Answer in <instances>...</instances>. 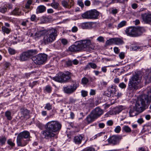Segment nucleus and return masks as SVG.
<instances>
[{
    "label": "nucleus",
    "instance_id": "obj_1",
    "mask_svg": "<svg viewBox=\"0 0 151 151\" xmlns=\"http://www.w3.org/2000/svg\"><path fill=\"white\" fill-rule=\"evenodd\" d=\"M151 102V89L148 91L147 94H143L139 97L135 106L131 108L129 111L130 116L133 117L142 112L147 104Z\"/></svg>",
    "mask_w": 151,
    "mask_h": 151
},
{
    "label": "nucleus",
    "instance_id": "obj_2",
    "mask_svg": "<svg viewBox=\"0 0 151 151\" xmlns=\"http://www.w3.org/2000/svg\"><path fill=\"white\" fill-rule=\"evenodd\" d=\"M61 126V124L57 121H52L48 122L45 126L46 129L43 132L45 138L49 139L55 137V134L53 132L59 131Z\"/></svg>",
    "mask_w": 151,
    "mask_h": 151
},
{
    "label": "nucleus",
    "instance_id": "obj_3",
    "mask_svg": "<svg viewBox=\"0 0 151 151\" xmlns=\"http://www.w3.org/2000/svg\"><path fill=\"white\" fill-rule=\"evenodd\" d=\"M94 46L90 40H85L78 41L69 47V51L72 52H79L81 50L90 51L94 49Z\"/></svg>",
    "mask_w": 151,
    "mask_h": 151
},
{
    "label": "nucleus",
    "instance_id": "obj_4",
    "mask_svg": "<svg viewBox=\"0 0 151 151\" xmlns=\"http://www.w3.org/2000/svg\"><path fill=\"white\" fill-rule=\"evenodd\" d=\"M142 75L140 73H136L133 75L130 79L128 83V92L129 96H132L138 89V85L141 82Z\"/></svg>",
    "mask_w": 151,
    "mask_h": 151
},
{
    "label": "nucleus",
    "instance_id": "obj_5",
    "mask_svg": "<svg viewBox=\"0 0 151 151\" xmlns=\"http://www.w3.org/2000/svg\"><path fill=\"white\" fill-rule=\"evenodd\" d=\"M57 30L54 28L48 30L47 34L45 35L43 41L45 44H48L54 41L57 36Z\"/></svg>",
    "mask_w": 151,
    "mask_h": 151
},
{
    "label": "nucleus",
    "instance_id": "obj_6",
    "mask_svg": "<svg viewBox=\"0 0 151 151\" xmlns=\"http://www.w3.org/2000/svg\"><path fill=\"white\" fill-rule=\"evenodd\" d=\"M143 28H136L129 27L125 30V33L131 37H136L140 35L143 32Z\"/></svg>",
    "mask_w": 151,
    "mask_h": 151
},
{
    "label": "nucleus",
    "instance_id": "obj_7",
    "mask_svg": "<svg viewBox=\"0 0 151 151\" xmlns=\"http://www.w3.org/2000/svg\"><path fill=\"white\" fill-rule=\"evenodd\" d=\"M71 78L70 73L68 72L65 73H61L57 76L53 78L55 81L60 83H65L68 81Z\"/></svg>",
    "mask_w": 151,
    "mask_h": 151
},
{
    "label": "nucleus",
    "instance_id": "obj_8",
    "mask_svg": "<svg viewBox=\"0 0 151 151\" xmlns=\"http://www.w3.org/2000/svg\"><path fill=\"white\" fill-rule=\"evenodd\" d=\"M47 55L45 54H40L32 57V59L37 65H40L45 63L47 60Z\"/></svg>",
    "mask_w": 151,
    "mask_h": 151
},
{
    "label": "nucleus",
    "instance_id": "obj_9",
    "mask_svg": "<svg viewBox=\"0 0 151 151\" xmlns=\"http://www.w3.org/2000/svg\"><path fill=\"white\" fill-rule=\"evenodd\" d=\"M36 53V50H29L27 51L23 52L19 56V60L21 61H26Z\"/></svg>",
    "mask_w": 151,
    "mask_h": 151
},
{
    "label": "nucleus",
    "instance_id": "obj_10",
    "mask_svg": "<svg viewBox=\"0 0 151 151\" xmlns=\"http://www.w3.org/2000/svg\"><path fill=\"white\" fill-rule=\"evenodd\" d=\"M99 15L98 12L95 9H93L85 12L82 14V17L84 19H96Z\"/></svg>",
    "mask_w": 151,
    "mask_h": 151
},
{
    "label": "nucleus",
    "instance_id": "obj_11",
    "mask_svg": "<svg viewBox=\"0 0 151 151\" xmlns=\"http://www.w3.org/2000/svg\"><path fill=\"white\" fill-rule=\"evenodd\" d=\"M78 84L76 82H73V85L63 87L64 92L68 94H71L73 93L78 86Z\"/></svg>",
    "mask_w": 151,
    "mask_h": 151
},
{
    "label": "nucleus",
    "instance_id": "obj_12",
    "mask_svg": "<svg viewBox=\"0 0 151 151\" xmlns=\"http://www.w3.org/2000/svg\"><path fill=\"white\" fill-rule=\"evenodd\" d=\"M122 137L120 135H113L109 139V142L113 145H117L122 139Z\"/></svg>",
    "mask_w": 151,
    "mask_h": 151
},
{
    "label": "nucleus",
    "instance_id": "obj_13",
    "mask_svg": "<svg viewBox=\"0 0 151 151\" xmlns=\"http://www.w3.org/2000/svg\"><path fill=\"white\" fill-rule=\"evenodd\" d=\"M141 17L143 21L146 24L151 23V14L145 13L141 14Z\"/></svg>",
    "mask_w": 151,
    "mask_h": 151
},
{
    "label": "nucleus",
    "instance_id": "obj_14",
    "mask_svg": "<svg viewBox=\"0 0 151 151\" xmlns=\"http://www.w3.org/2000/svg\"><path fill=\"white\" fill-rule=\"evenodd\" d=\"M27 140L24 139V138L18 136H17V142L18 146H24L27 144Z\"/></svg>",
    "mask_w": 151,
    "mask_h": 151
},
{
    "label": "nucleus",
    "instance_id": "obj_15",
    "mask_svg": "<svg viewBox=\"0 0 151 151\" xmlns=\"http://www.w3.org/2000/svg\"><path fill=\"white\" fill-rule=\"evenodd\" d=\"M91 112L97 118L103 114V111L99 107H97L93 110Z\"/></svg>",
    "mask_w": 151,
    "mask_h": 151
},
{
    "label": "nucleus",
    "instance_id": "obj_16",
    "mask_svg": "<svg viewBox=\"0 0 151 151\" xmlns=\"http://www.w3.org/2000/svg\"><path fill=\"white\" fill-rule=\"evenodd\" d=\"M116 87L115 86H113L109 87L108 89V93H106V95L108 97L114 96L116 91Z\"/></svg>",
    "mask_w": 151,
    "mask_h": 151
},
{
    "label": "nucleus",
    "instance_id": "obj_17",
    "mask_svg": "<svg viewBox=\"0 0 151 151\" xmlns=\"http://www.w3.org/2000/svg\"><path fill=\"white\" fill-rule=\"evenodd\" d=\"M21 113L24 118L26 119L29 118V111L26 109H21Z\"/></svg>",
    "mask_w": 151,
    "mask_h": 151
},
{
    "label": "nucleus",
    "instance_id": "obj_18",
    "mask_svg": "<svg viewBox=\"0 0 151 151\" xmlns=\"http://www.w3.org/2000/svg\"><path fill=\"white\" fill-rule=\"evenodd\" d=\"M83 137L81 135H79L75 136L74 138V141L75 143L78 145L81 144Z\"/></svg>",
    "mask_w": 151,
    "mask_h": 151
},
{
    "label": "nucleus",
    "instance_id": "obj_19",
    "mask_svg": "<svg viewBox=\"0 0 151 151\" xmlns=\"http://www.w3.org/2000/svg\"><path fill=\"white\" fill-rule=\"evenodd\" d=\"M97 118L91 112L86 117V120L88 123H90Z\"/></svg>",
    "mask_w": 151,
    "mask_h": 151
},
{
    "label": "nucleus",
    "instance_id": "obj_20",
    "mask_svg": "<svg viewBox=\"0 0 151 151\" xmlns=\"http://www.w3.org/2000/svg\"><path fill=\"white\" fill-rule=\"evenodd\" d=\"M18 136L24 139L29 138L30 137L29 133L27 131H24L20 132Z\"/></svg>",
    "mask_w": 151,
    "mask_h": 151
},
{
    "label": "nucleus",
    "instance_id": "obj_21",
    "mask_svg": "<svg viewBox=\"0 0 151 151\" xmlns=\"http://www.w3.org/2000/svg\"><path fill=\"white\" fill-rule=\"evenodd\" d=\"M80 26L83 29H87L91 28L92 26V23L90 22H86L81 23Z\"/></svg>",
    "mask_w": 151,
    "mask_h": 151
},
{
    "label": "nucleus",
    "instance_id": "obj_22",
    "mask_svg": "<svg viewBox=\"0 0 151 151\" xmlns=\"http://www.w3.org/2000/svg\"><path fill=\"white\" fill-rule=\"evenodd\" d=\"M11 14L14 15L20 16L22 15L21 12L19 11V8H15L11 12Z\"/></svg>",
    "mask_w": 151,
    "mask_h": 151
},
{
    "label": "nucleus",
    "instance_id": "obj_23",
    "mask_svg": "<svg viewBox=\"0 0 151 151\" xmlns=\"http://www.w3.org/2000/svg\"><path fill=\"white\" fill-rule=\"evenodd\" d=\"M46 8L43 5L39 6L37 9V12L38 13H42L45 11Z\"/></svg>",
    "mask_w": 151,
    "mask_h": 151
},
{
    "label": "nucleus",
    "instance_id": "obj_24",
    "mask_svg": "<svg viewBox=\"0 0 151 151\" xmlns=\"http://www.w3.org/2000/svg\"><path fill=\"white\" fill-rule=\"evenodd\" d=\"M124 109V108L123 106H119L118 107H116L114 109V111L115 114H118L121 112Z\"/></svg>",
    "mask_w": 151,
    "mask_h": 151
},
{
    "label": "nucleus",
    "instance_id": "obj_25",
    "mask_svg": "<svg viewBox=\"0 0 151 151\" xmlns=\"http://www.w3.org/2000/svg\"><path fill=\"white\" fill-rule=\"evenodd\" d=\"M145 78L146 81L149 82L151 81V70L149 71L145 76Z\"/></svg>",
    "mask_w": 151,
    "mask_h": 151
},
{
    "label": "nucleus",
    "instance_id": "obj_26",
    "mask_svg": "<svg viewBox=\"0 0 151 151\" xmlns=\"http://www.w3.org/2000/svg\"><path fill=\"white\" fill-rule=\"evenodd\" d=\"M45 31L44 30H41L37 31L35 34V35L36 37H38L43 35L45 34Z\"/></svg>",
    "mask_w": 151,
    "mask_h": 151
},
{
    "label": "nucleus",
    "instance_id": "obj_27",
    "mask_svg": "<svg viewBox=\"0 0 151 151\" xmlns=\"http://www.w3.org/2000/svg\"><path fill=\"white\" fill-rule=\"evenodd\" d=\"M115 38H111L106 41V44L107 45H109L115 44Z\"/></svg>",
    "mask_w": 151,
    "mask_h": 151
},
{
    "label": "nucleus",
    "instance_id": "obj_28",
    "mask_svg": "<svg viewBox=\"0 0 151 151\" xmlns=\"http://www.w3.org/2000/svg\"><path fill=\"white\" fill-rule=\"evenodd\" d=\"M115 44L117 45H122L124 43V41L122 39L118 38H115Z\"/></svg>",
    "mask_w": 151,
    "mask_h": 151
},
{
    "label": "nucleus",
    "instance_id": "obj_29",
    "mask_svg": "<svg viewBox=\"0 0 151 151\" xmlns=\"http://www.w3.org/2000/svg\"><path fill=\"white\" fill-rule=\"evenodd\" d=\"M122 131L126 133H130L131 132V129L128 126H124L122 128Z\"/></svg>",
    "mask_w": 151,
    "mask_h": 151
},
{
    "label": "nucleus",
    "instance_id": "obj_30",
    "mask_svg": "<svg viewBox=\"0 0 151 151\" xmlns=\"http://www.w3.org/2000/svg\"><path fill=\"white\" fill-rule=\"evenodd\" d=\"M51 6L52 8L56 9H58L59 8V4L57 2H52Z\"/></svg>",
    "mask_w": 151,
    "mask_h": 151
},
{
    "label": "nucleus",
    "instance_id": "obj_31",
    "mask_svg": "<svg viewBox=\"0 0 151 151\" xmlns=\"http://www.w3.org/2000/svg\"><path fill=\"white\" fill-rule=\"evenodd\" d=\"M6 141V138L5 137H3L0 138V145L2 146L4 145Z\"/></svg>",
    "mask_w": 151,
    "mask_h": 151
},
{
    "label": "nucleus",
    "instance_id": "obj_32",
    "mask_svg": "<svg viewBox=\"0 0 151 151\" xmlns=\"http://www.w3.org/2000/svg\"><path fill=\"white\" fill-rule=\"evenodd\" d=\"M7 143L9 145L11 148H12L15 145V143L12 141L11 139H9L7 140Z\"/></svg>",
    "mask_w": 151,
    "mask_h": 151
},
{
    "label": "nucleus",
    "instance_id": "obj_33",
    "mask_svg": "<svg viewBox=\"0 0 151 151\" xmlns=\"http://www.w3.org/2000/svg\"><path fill=\"white\" fill-rule=\"evenodd\" d=\"M11 113L9 111H7L5 113V116L6 117L7 119L11 120L12 119V117L11 116Z\"/></svg>",
    "mask_w": 151,
    "mask_h": 151
},
{
    "label": "nucleus",
    "instance_id": "obj_34",
    "mask_svg": "<svg viewBox=\"0 0 151 151\" xmlns=\"http://www.w3.org/2000/svg\"><path fill=\"white\" fill-rule=\"evenodd\" d=\"M2 31L6 33L9 34L10 32V29L7 28L5 26H3L1 27Z\"/></svg>",
    "mask_w": 151,
    "mask_h": 151
},
{
    "label": "nucleus",
    "instance_id": "obj_35",
    "mask_svg": "<svg viewBox=\"0 0 151 151\" xmlns=\"http://www.w3.org/2000/svg\"><path fill=\"white\" fill-rule=\"evenodd\" d=\"M68 2L65 1H62V4L64 7L68 8H70V6L68 4Z\"/></svg>",
    "mask_w": 151,
    "mask_h": 151
},
{
    "label": "nucleus",
    "instance_id": "obj_36",
    "mask_svg": "<svg viewBox=\"0 0 151 151\" xmlns=\"http://www.w3.org/2000/svg\"><path fill=\"white\" fill-rule=\"evenodd\" d=\"M52 105L50 104L49 103H48L46 104L44 107L45 109H47L48 110H50L52 109Z\"/></svg>",
    "mask_w": 151,
    "mask_h": 151
},
{
    "label": "nucleus",
    "instance_id": "obj_37",
    "mask_svg": "<svg viewBox=\"0 0 151 151\" xmlns=\"http://www.w3.org/2000/svg\"><path fill=\"white\" fill-rule=\"evenodd\" d=\"M88 81H89L88 79L86 77L83 78H82L81 80L82 83L84 85L86 84L88 82Z\"/></svg>",
    "mask_w": 151,
    "mask_h": 151
},
{
    "label": "nucleus",
    "instance_id": "obj_38",
    "mask_svg": "<svg viewBox=\"0 0 151 151\" xmlns=\"http://www.w3.org/2000/svg\"><path fill=\"white\" fill-rule=\"evenodd\" d=\"M7 11V8L3 6L2 7L0 8V12L2 13H5Z\"/></svg>",
    "mask_w": 151,
    "mask_h": 151
},
{
    "label": "nucleus",
    "instance_id": "obj_39",
    "mask_svg": "<svg viewBox=\"0 0 151 151\" xmlns=\"http://www.w3.org/2000/svg\"><path fill=\"white\" fill-rule=\"evenodd\" d=\"M121 128L119 126H117L114 129V132L116 133H119L121 131Z\"/></svg>",
    "mask_w": 151,
    "mask_h": 151
},
{
    "label": "nucleus",
    "instance_id": "obj_40",
    "mask_svg": "<svg viewBox=\"0 0 151 151\" xmlns=\"http://www.w3.org/2000/svg\"><path fill=\"white\" fill-rule=\"evenodd\" d=\"M88 65L91 68L93 69H95L97 68V66L94 63H88Z\"/></svg>",
    "mask_w": 151,
    "mask_h": 151
},
{
    "label": "nucleus",
    "instance_id": "obj_41",
    "mask_svg": "<svg viewBox=\"0 0 151 151\" xmlns=\"http://www.w3.org/2000/svg\"><path fill=\"white\" fill-rule=\"evenodd\" d=\"M112 2L113 3H119L122 4L124 3V0H112Z\"/></svg>",
    "mask_w": 151,
    "mask_h": 151
},
{
    "label": "nucleus",
    "instance_id": "obj_42",
    "mask_svg": "<svg viewBox=\"0 0 151 151\" xmlns=\"http://www.w3.org/2000/svg\"><path fill=\"white\" fill-rule=\"evenodd\" d=\"M45 90L47 92L50 93L51 91L52 88L50 86L47 85L46 86Z\"/></svg>",
    "mask_w": 151,
    "mask_h": 151
},
{
    "label": "nucleus",
    "instance_id": "obj_43",
    "mask_svg": "<svg viewBox=\"0 0 151 151\" xmlns=\"http://www.w3.org/2000/svg\"><path fill=\"white\" fill-rule=\"evenodd\" d=\"M119 86L122 89H124L126 87V85L123 82L120 83Z\"/></svg>",
    "mask_w": 151,
    "mask_h": 151
},
{
    "label": "nucleus",
    "instance_id": "obj_44",
    "mask_svg": "<svg viewBox=\"0 0 151 151\" xmlns=\"http://www.w3.org/2000/svg\"><path fill=\"white\" fill-rule=\"evenodd\" d=\"M126 23V22L125 21H123L121 22L118 25V27H121L125 25Z\"/></svg>",
    "mask_w": 151,
    "mask_h": 151
},
{
    "label": "nucleus",
    "instance_id": "obj_45",
    "mask_svg": "<svg viewBox=\"0 0 151 151\" xmlns=\"http://www.w3.org/2000/svg\"><path fill=\"white\" fill-rule=\"evenodd\" d=\"M60 40L62 43L64 45H66L68 42L67 40L65 39H62Z\"/></svg>",
    "mask_w": 151,
    "mask_h": 151
},
{
    "label": "nucleus",
    "instance_id": "obj_46",
    "mask_svg": "<svg viewBox=\"0 0 151 151\" xmlns=\"http://www.w3.org/2000/svg\"><path fill=\"white\" fill-rule=\"evenodd\" d=\"M132 48L135 51L138 50H139L141 49V47H139L138 45H134L132 47Z\"/></svg>",
    "mask_w": 151,
    "mask_h": 151
},
{
    "label": "nucleus",
    "instance_id": "obj_47",
    "mask_svg": "<svg viewBox=\"0 0 151 151\" xmlns=\"http://www.w3.org/2000/svg\"><path fill=\"white\" fill-rule=\"evenodd\" d=\"M97 40L100 42H104V38L102 36H100L97 39Z\"/></svg>",
    "mask_w": 151,
    "mask_h": 151
},
{
    "label": "nucleus",
    "instance_id": "obj_48",
    "mask_svg": "<svg viewBox=\"0 0 151 151\" xmlns=\"http://www.w3.org/2000/svg\"><path fill=\"white\" fill-rule=\"evenodd\" d=\"M8 51L9 53L11 55H14L15 53V50L10 48L9 49Z\"/></svg>",
    "mask_w": 151,
    "mask_h": 151
},
{
    "label": "nucleus",
    "instance_id": "obj_49",
    "mask_svg": "<svg viewBox=\"0 0 151 151\" xmlns=\"http://www.w3.org/2000/svg\"><path fill=\"white\" fill-rule=\"evenodd\" d=\"M81 92L82 95L83 97H85L87 95V92L86 91H82Z\"/></svg>",
    "mask_w": 151,
    "mask_h": 151
},
{
    "label": "nucleus",
    "instance_id": "obj_50",
    "mask_svg": "<svg viewBox=\"0 0 151 151\" xmlns=\"http://www.w3.org/2000/svg\"><path fill=\"white\" fill-rule=\"evenodd\" d=\"M37 17L35 15L33 14L30 18L31 20L32 21H34L35 20Z\"/></svg>",
    "mask_w": 151,
    "mask_h": 151
},
{
    "label": "nucleus",
    "instance_id": "obj_51",
    "mask_svg": "<svg viewBox=\"0 0 151 151\" xmlns=\"http://www.w3.org/2000/svg\"><path fill=\"white\" fill-rule=\"evenodd\" d=\"M78 30V28L74 26L72 28L71 31L73 32H76Z\"/></svg>",
    "mask_w": 151,
    "mask_h": 151
},
{
    "label": "nucleus",
    "instance_id": "obj_52",
    "mask_svg": "<svg viewBox=\"0 0 151 151\" xmlns=\"http://www.w3.org/2000/svg\"><path fill=\"white\" fill-rule=\"evenodd\" d=\"M68 2V5L70 6V8L71 6H72L74 4L73 1L72 0H69Z\"/></svg>",
    "mask_w": 151,
    "mask_h": 151
},
{
    "label": "nucleus",
    "instance_id": "obj_53",
    "mask_svg": "<svg viewBox=\"0 0 151 151\" xmlns=\"http://www.w3.org/2000/svg\"><path fill=\"white\" fill-rule=\"evenodd\" d=\"M66 64L68 66H70L72 64V62L71 60H68L66 62Z\"/></svg>",
    "mask_w": 151,
    "mask_h": 151
},
{
    "label": "nucleus",
    "instance_id": "obj_54",
    "mask_svg": "<svg viewBox=\"0 0 151 151\" xmlns=\"http://www.w3.org/2000/svg\"><path fill=\"white\" fill-rule=\"evenodd\" d=\"M114 51L115 53L116 54H118L119 52V48L116 47H115L114 49Z\"/></svg>",
    "mask_w": 151,
    "mask_h": 151
},
{
    "label": "nucleus",
    "instance_id": "obj_55",
    "mask_svg": "<svg viewBox=\"0 0 151 151\" xmlns=\"http://www.w3.org/2000/svg\"><path fill=\"white\" fill-rule=\"evenodd\" d=\"M137 122L139 124H141L144 122V121L142 118H140L138 119Z\"/></svg>",
    "mask_w": 151,
    "mask_h": 151
},
{
    "label": "nucleus",
    "instance_id": "obj_56",
    "mask_svg": "<svg viewBox=\"0 0 151 151\" xmlns=\"http://www.w3.org/2000/svg\"><path fill=\"white\" fill-rule=\"evenodd\" d=\"M131 6L133 9H135L137 8L138 6L137 4L134 3L132 4Z\"/></svg>",
    "mask_w": 151,
    "mask_h": 151
},
{
    "label": "nucleus",
    "instance_id": "obj_57",
    "mask_svg": "<svg viewBox=\"0 0 151 151\" xmlns=\"http://www.w3.org/2000/svg\"><path fill=\"white\" fill-rule=\"evenodd\" d=\"M119 56L121 59H123L124 57V53L123 52H121L119 54Z\"/></svg>",
    "mask_w": 151,
    "mask_h": 151
},
{
    "label": "nucleus",
    "instance_id": "obj_58",
    "mask_svg": "<svg viewBox=\"0 0 151 151\" xmlns=\"http://www.w3.org/2000/svg\"><path fill=\"white\" fill-rule=\"evenodd\" d=\"M107 123L109 126H111L113 124V122L112 120H109L107 121Z\"/></svg>",
    "mask_w": 151,
    "mask_h": 151
},
{
    "label": "nucleus",
    "instance_id": "obj_59",
    "mask_svg": "<svg viewBox=\"0 0 151 151\" xmlns=\"http://www.w3.org/2000/svg\"><path fill=\"white\" fill-rule=\"evenodd\" d=\"M76 99L72 98H71L69 99V103L71 104L74 103L76 102Z\"/></svg>",
    "mask_w": 151,
    "mask_h": 151
},
{
    "label": "nucleus",
    "instance_id": "obj_60",
    "mask_svg": "<svg viewBox=\"0 0 151 151\" xmlns=\"http://www.w3.org/2000/svg\"><path fill=\"white\" fill-rule=\"evenodd\" d=\"M84 4L86 6H90L91 3L89 1L86 0L85 1Z\"/></svg>",
    "mask_w": 151,
    "mask_h": 151
},
{
    "label": "nucleus",
    "instance_id": "obj_61",
    "mask_svg": "<svg viewBox=\"0 0 151 151\" xmlns=\"http://www.w3.org/2000/svg\"><path fill=\"white\" fill-rule=\"evenodd\" d=\"M119 78H116L114 79V82L116 83H118L119 82Z\"/></svg>",
    "mask_w": 151,
    "mask_h": 151
},
{
    "label": "nucleus",
    "instance_id": "obj_62",
    "mask_svg": "<svg viewBox=\"0 0 151 151\" xmlns=\"http://www.w3.org/2000/svg\"><path fill=\"white\" fill-rule=\"evenodd\" d=\"M6 7L9 9H12L13 8V5L11 4H7Z\"/></svg>",
    "mask_w": 151,
    "mask_h": 151
},
{
    "label": "nucleus",
    "instance_id": "obj_63",
    "mask_svg": "<svg viewBox=\"0 0 151 151\" xmlns=\"http://www.w3.org/2000/svg\"><path fill=\"white\" fill-rule=\"evenodd\" d=\"M99 126L101 128H103L105 126V124L103 123H100L99 124Z\"/></svg>",
    "mask_w": 151,
    "mask_h": 151
},
{
    "label": "nucleus",
    "instance_id": "obj_64",
    "mask_svg": "<svg viewBox=\"0 0 151 151\" xmlns=\"http://www.w3.org/2000/svg\"><path fill=\"white\" fill-rule=\"evenodd\" d=\"M73 63L75 65H76L78 63V61L77 59H75L73 60L72 61Z\"/></svg>",
    "mask_w": 151,
    "mask_h": 151
}]
</instances>
